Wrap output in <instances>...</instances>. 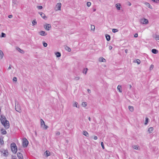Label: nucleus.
I'll use <instances>...</instances> for the list:
<instances>
[{"label": "nucleus", "instance_id": "nucleus-42", "mask_svg": "<svg viewBox=\"0 0 159 159\" xmlns=\"http://www.w3.org/2000/svg\"><path fill=\"white\" fill-rule=\"evenodd\" d=\"M80 77L78 76L75 77L74 78V80H78L80 79Z\"/></svg>", "mask_w": 159, "mask_h": 159}, {"label": "nucleus", "instance_id": "nucleus-4", "mask_svg": "<svg viewBox=\"0 0 159 159\" xmlns=\"http://www.w3.org/2000/svg\"><path fill=\"white\" fill-rule=\"evenodd\" d=\"M40 125L41 127L44 129H47L48 128V126L45 124L44 121L42 119L40 120Z\"/></svg>", "mask_w": 159, "mask_h": 159}, {"label": "nucleus", "instance_id": "nucleus-19", "mask_svg": "<svg viewBox=\"0 0 159 159\" xmlns=\"http://www.w3.org/2000/svg\"><path fill=\"white\" fill-rule=\"evenodd\" d=\"M153 130V128L152 127H150L148 129V132L149 133H151L152 132Z\"/></svg>", "mask_w": 159, "mask_h": 159}, {"label": "nucleus", "instance_id": "nucleus-49", "mask_svg": "<svg viewBox=\"0 0 159 159\" xmlns=\"http://www.w3.org/2000/svg\"><path fill=\"white\" fill-rule=\"evenodd\" d=\"M134 37L135 38H137L138 37V34L137 33L135 34L134 36Z\"/></svg>", "mask_w": 159, "mask_h": 159}, {"label": "nucleus", "instance_id": "nucleus-18", "mask_svg": "<svg viewBox=\"0 0 159 159\" xmlns=\"http://www.w3.org/2000/svg\"><path fill=\"white\" fill-rule=\"evenodd\" d=\"M1 133L2 134H6L7 133V132L4 129H1Z\"/></svg>", "mask_w": 159, "mask_h": 159}, {"label": "nucleus", "instance_id": "nucleus-36", "mask_svg": "<svg viewBox=\"0 0 159 159\" xmlns=\"http://www.w3.org/2000/svg\"><path fill=\"white\" fill-rule=\"evenodd\" d=\"M118 30L117 29H112V31L113 33H115L118 32Z\"/></svg>", "mask_w": 159, "mask_h": 159}, {"label": "nucleus", "instance_id": "nucleus-27", "mask_svg": "<svg viewBox=\"0 0 159 159\" xmlns=\"http://www.w3.org/2000/svg\"><path fill=\"white\" fill-rule=\"evenodd\" d=\"M152 52L154 54H157L158 52V51L157 50L154 49H153L152 50Z\"/></svg>", "mask_w": 159, "mask_h": 159}, {"label": "nucleus", "instance_id": "nucleus-32", "mask_svg": "<svg viewBox=\"0 0 159 159\" xmlns=\"http://www.w3.org/2000/svg\"><path fill=\"white\" fill-rule=\"evenodd\" d=\"M87 103L86 102H83L82 103V106L83 107H85L87 105Z\"/></svg>", "mask_w": 159, "mask_h": 159}, {"label": "nucleus", "instance_id": "nucleus-47", "mask_svg": "<svg viewBox=\"0 0 159 159\" xmlns=\"http://www.w3.org/2000/svg\"><path fill=\"white\" fill-rule=\"evenodd\" d=\"M13 80L14 81H16L17 80V78L16 77H14L13 78Z\"/></svg>", "mask_w": 159, "mask_h": 159}, {"label": "nucleus", "instance_id": "nucleus-54", "mask_svg": "<svg viewBox=\"0 0 159 159\" xmlns=\"http://www.w3.org/2000/svg\"><path fill=\"white\" fill-rule=\"evenodd\" d=\"M11 65H10L9 66V67L8 68V70L11 69Z\"/></svg>", "mask_w": 159, "mask_h": 159}, {"label": "nucleus", "instance_id": "nucleus-46", "mask_svg": "<svg viewBox=\"0 0 159 159\" xmlns=\"http://www.w3.org/2000/svg\"><path fill=\"white\" fill-rule=\"evenodd\" d=\"M60 133L59 131H57L56 132V135L57 136H58L60 135Z\"/></svg>", "mask_w": 159, "mask_h": 159}, {"label": "nucleus", "instance_id": "nucleus-33", "mask_svg": "<svg viewBox=\"0 0 159 159\" xmlns=\"http://www.w3.org/2000/svg\"><path fill=\"white\" fill-rule=\"evenodd\" d=\"M134 62H136L138 63V64H139L140 63L141 61L139 59H137L134 61Z\"/></svg>", "mask_w": 159, "mask_h": 159}, {"label": "nucleus", "instance_id": "nucleus-30", "mask_svg": "<svg viewBox=\"0 0 159 159\" xmlns=\"http://www.w3.org/2000/svg\"><path fill=\"white\" fill-rule=\"evenodd\" d=\"M91 30L94 31L95 30V26L93 25H91Z\"/></svg>", "mask_w": 159, "mask_h": 159}, {"label": "nucleus", "instance_id": "nucleus-48", "mask_svg": "<svg viewBox=\"0 0 159 159\" xmlns=\"http://www.w3.org/2000/svg\"><path fill=\"white\" fill-rule=\"evenodd\" d=\"M101 146H102V148L103 149H104V145L103 143V142H102L101 143Z\"/></svg>", "mask_w": 159, "mask_h": 159}, {"label": "nucleus", "instance_id": "nucleus-9", "mask_svg": "<svg viewBox=\"0 0 159 159\" xmlns=\"http://www.w3.org/2000/svg\"><path fill=\"white\" fill-rule=\"evenodd\" d=\"M39 13L41 17L44 20H46L47 17L45 16V14L42 12H39Z\"/></svg>", "mask_w": 159, "mask_h": 159}, {"label": "nucleus", "instance_id": "nucleus-17", "mask_svg": "<svg viewBox=\"0 0 159 159\" xmlns=\"http://www.w3.org/2000/svg\"><path fill=\"white\" fill-rule=\"evenodd\" d=\"M16 49L17 51H18L19 52H20V53H21L22 54H23L24 53V51L23 50L19 48H16Z\"/></svg>", "mask_w": 159, "mask_h": 159}, {"label": "nucleus", "instance_id": "nucleus-41", "mask_svg": "<svg viewBox=\"0 0 159 159\" xmlns=\"http://www.w3.org/2000/svg\"><path fill=\"white\" fill-rule=\"evenodd\" d=\"M43 46L45 47H47L48 45L47 43L44 42H43Z\"/></svg>", "mask_w": 159, "mask_h": 159}, {"label": "nucleus", "instance_id": "nucleus-21", "mask_svg": "<svg viewBox=\"0 0 159 159\" xmlns=\"http://www.w3.org/2000/svg\"><path fill=\"white\" fill-rule=\"evenodd\" d=\"M65 49L66 50L68 51V52H70L71 51V48L67 46H66L65 47Z\"/></svg>", "mask_w": 159, "mask_h": 159}, {"label": "nucleus", "instance_id": "nucleus-22", "mask_svg": "<svg viewBox=\"0 0 159 159\" xmlns=\"http://www.w3.org/2000/svg\"><path fill=\"white\" fill-rule=\"evenodd\" d=\"M83 134L86 137H88L89 136V134L88 132L85 130L83 131Z\"/></svg>", "mask_w": 159, "mask_h": 159}, {"label": "nucleus", "instance_id": "nucleus-61", "mask_svg": "<svg viewBox=\"0 0 159 159\" xmlns=\"http://www.w3.org/2000/svg\"><path fill=\"white\" fill-rule=\"evenodd\" d=\"M25 91H27V89H25Z\"/></svg>", "mask_w": 159, "mask_h": 159}, {"label": "nucleus", "instance_id": "nucleus-40", "mask_svg": "<svg viewBox=\"0 0 159 159\" xmlns=\"http://www.w3.org/2000/svg\"><path fill=\"white\" fill-rule=\"evenodd\" d=\"M6 36V35L5 33H2V34H1V37H5Z\"/></svg>", "mask_w": 159, "mask_h": 159}, {"label": "nucleus", "instance_id": "nucleus-26", "mask_svg": "<svg viewBox=\"0 0 159 159\" xmlns=\"http://www.w3.org/2000/svg\"><path fill=\"white\" fill-rule=\"evenodd\" d=\"M129 109L131 112H133L134 110L133 107L131 106H129Z\"/></svg>", "mask_w": 159, "mask_h": 159}, {"label": "nucleus", "instance_id": "nucleus-13", "mask_svg": "<svg viewBox=\"0 0 159 159\" xmlns=\"http://www.w3.org/2000/svg\"><path fill=\"white\" fill-rule=\"evenodd\" d=\"M73 106L74 107H75L77 108H79V106L78 105V103L76 102H73Z\"/></svg>", "mask_w": 159, "mask_h": 159}, {"label": "nucleus", "instance_id": "nucleus-11", "mask_svg": "<svg viewBox=\"0 0 159 159\" xmlns=\"http://www.w3.org/2000/svg\"><path fill=\"white\" fill-rule=\"evenodd\" d=\"M144 4L148 7L149 8L152 9V6L150 5V4L148 2H144Z\"/></svg>", "mask_w": 159, "mask_h": 159}, {"label": "nucleus", "instance_id": "nucleus-1", "mask_svg": "<svg viewBox=\"0 0 159 159\" xmlns=\"http://www.w3.org/2000/svg\"><path fill=\"white\" fill-rule=\"evenodd\" d=\"M0 120L2 125L4 126L6 129H7L9 127V121L6 120L5 117L1 116L0 118Z\"/></svg>", "mask_w": 159, "mask_h": 159}, {"label": "nucleus", "instance_id": "nucleus-8", "mask_svg": "<svg viewBox=\"0 0 159 159\" xmlns=\"http://www.w3.org/2000/svg\"><path fill=\"white\" fill-rule=\"evenodd\" d=\"M15 107L16 110V111H18L19 112H21V110L20 108V107L19 105L17 104L16 105Z\"/></svg>", "mask_w": 159, "mask_h": 159}, {"label": "nucleus", "instance_id": "nucleus-59", "mask_svg": "<svg viewBox=\"0 0 159 159\" xmlns=\"http://www.w3.org/2000/svg\"><path fill=\"white\" fill-rule=\"evenodd\" d=\"M96 9H93V11H96Z\"/></svg>", "mask_w": 159, "mask_h": 159}, {"label": "nucleus", "instance_id": "nucleus-15", "mask_svg": "<svg viewBox=\"0 0 159 159\" xmlns=\"http://www.w3.org/2000/svg\"><path fill=\"white\" fill-rule=\"evenodd\" d=\"M99 61L100 62H106V60L105 58L103 57H100L99 59Z\"/></svg>", "mask_w": 159, "mask_h": 159}, {"label": "nucleus", "instance_id": "nucleus-5", "mask_svg": "<svg viewBox=\"0 0 159 159\" xmlns=\"http://www.w3.org/2000/svg\"><path fill=\"white\" fill-rule=\"evenodd\" d=\"M28 141L25 138L23 139L22 145L23 147H26L28 144Z\"/></svg>", "mask_w": 159, "mask_h": 159}, {"label": "nucleus", "instance_id": "nucleus-51", "mask_svg": "<svg viewBox=\"0 0 159 159\" xmlns=\"http://www.w3.org/2000/svg\"><path fill=\"white\" fill-rule=\"evenodd\" d=\"M13 16L12 15H9L8 16V18H11Z\"/></svg>", "mask_w": 159, "mask_h": 159}, {"label": "nucleus", "instance_id": "nucleus-58", "mask_svg": "<svg viewBox=\"0 0 159 159\" xmlns=\"http://www.w3.org/2000/svg\"><path fill=\"white\" fill-rule=\"evenodd\" d=\"M88 119L90 121H91V118L90 117H89V118H88Z\"/></svg>", "mask_w": 159, "mask_h": 159}, {"label": "nucleus", "instance_id": "nucleus-29", "mask_svg": "<svg viewBox=\"0 0 159 159\" xmlns=\"http://www.w3.org/2000/svg\"><path fill=\"white\" fill-rule=\"evenodd\" d=\"M88 70V69L87 68L84 69L83 70V73L84 74L86 75L87 73Z\"/></svg>", "mask_w": 159, "mask_h": 159}, {"label": "nucleus", "instance_id": "nucleus-14", "mask_svg": "<svg viewBox=\"0 0 159 159\" xmlns=\"http://www.w3.org/2000/svg\"><path fill=\"white\" fill-rule=\"evenodd\" d=\"M115 6L117 10H120V7L121 6V5L120 3H117L115 5Z\"/></svg>", "mask_w": 159, "mask_h": 159}, {"label": "nucleus", "instance_id": "nucleus-35", "mask_svg": "<svg viewBox=\"0 0 159 159\" xmlns=\"http://www.w3.org/2000/svg\"><path fill=\"white\" fill-rule=\"evenodd\" d=\"M148 121V117H146L145 118V121L144 123L145 125H147Z\"/></svg>", "mask_w": 159, "mask_h": 159}, {"label": "nucleus", "instance_id": "nucleus-53", "mask_svg": "<svg viewBox=\"0 0 159 159\" xmlns=\"http://www.w3.org/2000/svg\"><path fill=\"white\" fill-rule=\"evenodd\" d=\"M112 47L111 46H110L109 47V49L110 50H111V49H112Z\"/></svg>", "mask_w": 159, "mask_h": 159}, {"label": "nucleus", "instance_id": "nucleus-28", "mask_svg": "<svg viewBox=\"0 0 159 159\" xmlns=\"http://www.w3.org/2000/svg\"><path fill=\"white\" fill-rule=\"evenodd\" d=\"M106 37L107 40L109 41L110 40V36L109 35L106 34Z\"/></svg>", "mask_w": 159, "mask_h": 159}, {"label": "nucleus", "instance_id": "nucleus-37", "mask_svg": "<svg viewBox=\"0 0 159 159\" xmlns=\"http://www.w3.org/2000/svg\"><path fill=\"white\" fill-rule=\"evenodd\" d=\"M0 143L1 144H3L4 143V141L3 139L1 138H0Z\"/></svg>", "mask_w": 159, "mask_h": 159}, {"label": "nucleus", "instance_id": "nucleus-56", "mask_svg": "<svg viewBox=\"0 0 159 159\" xmlns=\"http://www.w3.org/2000/svg\"><path fill=\"white\" fill-rule=\"evenodd\" d=\"M129 89H130L132 87V86H131V85H130V84H129Z\"/></svg>", "mask_w": 159, "mask_h": 159}, {"label": "nucleus", "instance_id": "nucleus-12", "mask_svg": "<svg viewBox=\"0 0 159 159\" xmlns=\"http://www.w3.org/2000/svg\"><path fill=\"white\" fill-rule=\"evenodd\" d=\"M17 157L19 159H23L22 154L20 152H18L17 154Z\"/></svg>", "mask_w": 159, "mask_h": 159}, {"label": "nucleus", "instance_id": "nucleus-50", "mask_svg": "<svg viewBox=\"0 0 159 159\" xmlns=\"http://www.w3.org/2000/svg\"><path fill=\"white\" fill-rule=\"evenodd\" d=\"M93 139L95 140H97L98 139V137L97 136H95L94 137Z\"/></svg>", "mask_w": 159, "mask_h": 159}, {"label": "nucleus", "instance_id": "nucleus-57", "mask_svg": "<svg viewBox=\"0 0 159 159\" xmlns=\"http://www.w3.org/2000/svg\"><path fill=\"white\" fill-rule=\"evenodd\" d=\"M125 52L126 53H127V52H128V50L127 49H125Z\"/></svg>", "mask_w": 159, "mask_h": 159}, {"label": "nucleus", "instance_id": "nucleus-38", "mask_svg": "<svg viewBox=\"0 0 159 159\" xmlns=\"http://www.w3.org/2000/svg\"><path fill=\"white\" fill-rule=\"evenodd\" d=\"M32 23L33 25H36L37 24V22L36 20H33L32 22Z\"/></svg>", "mask_w": 159, "mask_h": 159}, {"label": "nucleus", "instance_id": "nucleus-6", "mask_svg": "<svg viewBox=\"0 0 159 159\" xmlns=\"http://www.w3.org/2000/svg\"><path fill=\"white\" fill-rule=\"evenodd\" d=\"M61 3L59 2L57 3L56 4L54 9L56 11H57L58 10H61Z\"/></svg>", "mask_w": 159, "mask_h": 159}, {"label": "nucleus", "instance_id": "nucleus-2", "mask_svg": "<svg viewBox=\"0 0 159 159\" xmlns=\"http://www.w3.org/2000/svg\"><path fill=\"white\" fill-rule=\"evenodd\" d=\"M11 149L13 153H16L17 151V147L15 143H13L11 144Z\"/></svg>", "mask_w": 159, "mask_h": 159}, {"label": "nucleus", "instance_id": "nucleus-7", "mask_svg": "<svg viewBox=\"0 0 159 159\" xmlns=\"http://www.w3.org/2000/svg\"><path fill=\"white\" fill-rule=\"evenodd\" d=\"M44 27L46 30L49 31L51 28V26L50 24H46L44 25Z\"/></svg>", "mask_w": 159, "mask_h": 159}, {"label": "nucleus", "instance_id": "nucleus-45", "mask_svg": "<svg viewBox=\"0 0 159 159\" xmlns=\"http://www.w3.org/2000/svg\"><path fill=\"white\" fill-rule=\"evenodd\" d=\"M37 7L39 9H41L43 8V7L41 6H38Z\"/></svg>", "mask_w": 159, "mask_h": 159}, {"label": "nucleus", "instance_id": "nucleus-43", "mask_svg": "<svg viewBox=\"0 0 159 159\" xmlns=\"http://www.w3.org/2000/svg\"><path fill=\"white\" fill-rule=\"evenodd\" d=\"M91 3L90 2H88L87 3V6L89 7L91 5Z\"/></svg>", "mask_w": 159, "mask_h": 159}, {"label": "nucleus", "instance_id": "nucleus-60", "mask_svg": "<svg viewBox=\"0 0 159 159\" xmlns=\"http://www.w3.org/2000/svg\"><path fill=\"white\" fill-rule=\"evenodd\" d=\"M69 159H72V158L71 157H69Z\"/></svg>", "mask_w": 159, "mask_h": 159}, {"label": "nucleus", "instance_id": "nucleus-39", "mask_svg": "<svg viewBox=\"0 0 159 159\" xmlns=\"http://www.w3.org/2000/svg\"><path fill=\"white\" fill-rule=\"evenodd\" d=\"M154 67V65H151L149 67V70H151L153 69Z\"/></svg>", "mask_w": 159, "mask_h": 159}, {"label": "nucleus", "instance_id": "nucleus-24", "mask_svg": "<svg viewBox=\"0 0 159 159\" xmlns=\"http://www.w3.org/2000/svg\"><path fill=\"white\" fill-rule=\"evenodd\" d=\"M132 148L135 150H139V146H138V145H134L133 146Z\"/></svg>", "mask_w": 159, "mask_h": 159}, {"label": "nucleus", "instance_id": "nucleus-25", "mask_svg": "<svg viewBox=\"0 0 159 159\" xmlns=\"http://www.w3.org/2000/svg\"><path fill=\"white\" fill-rule=\"evenodd\" d=\"M3 53L2 50H0V59H2L3 56Z\"/></svg>", "mask_w": 159, "mask_h": 159}, {"label": "nucleus", "instance_id": "nucleus-16", "mask_svg": "<svg viewBox=\"0 0 159 159\" xmlns=\"http://www.w3.org/2000/svg\"><path fill=\"white\" fill-rule=\"evenodd\" d=\"M50 152L48 151H46L44 153V154L47 157H48L50 155Z\"/></svg>", "mask_w": 159, "mask_h": 159}, {"label": "nucleus", "instance_id": "nucleus-44", "mask_svg": "<svg viewBox=\"0 0 159 159\" xmlns=\"http://www.w3.org/2000/svg\"><path fill=\"white\" fill-rule=\"evenodd\" d=\"M151 0L153 1L154 2H155L157 3H159V0Z\"/></svg>", "mask_w": 159, "mask_h": 159}, {"label": "nucleus", "instance_id": "nucleus-31", "mask_svg": "<svg viewBox=\"0 0 159 159\" xmlns=\"http://www.w3.org/2000/svg\"><path fill=\"white\" fill-rule=\"evenodd\" d=\"M57 57H60L61 56V54L60 52H56L55 53Z\"/></svg>", "mask_w": 159, "mask_h": 159}, {"label": "nucleus", "instance_id": "nucleus-10", "mask_svg": "<svg viewBox=\"0 0 159 159\" xmlns=\"http://www.w3.org/2000/svg\"><path fill=\"white\" fill-rule=\"evenodd\" d=\"M39 34L41 36H46L47 35V34L44 31H41L39 32Z\"/></svg>", "mask_w": 159, "mask_h": 159}, {"label": "nucleus", "instance_id": "nucleus-52", "mask_svg": "<svg viewBox=\"0 0 159 159\" xmlns=\"http://www.w3.org/2000/svg\"><path fill=\"white\" fill-rule=\"evenodd\" d=\"M128 5L129 6H130L131 5V3L130 2H128Z\"/></svg>", "mask_w": 159, "mask_h": 159}, {"label": "nucleus", "instance_id": "nucleus-23", "mask_svg": "<svg viewBox=\"0 0 159 159\" xmlns=\"http://www.w3.org/2000/svg\"><path fill=\"white\" fill-rule=\"evenodd\" d=\"M153 37L156 40H159V35L155 34Z\"/></svg>", "mask_w": 159, "mask_h": 159}, {"label": "nucleus", "instance_id": "nucleus-20", "mask_svg": "<svg viewBox=\"0 0 159 159\" xmlns=\"http://www.w3.org/2000/svg\"><path fill=\"white\" fill-rule=\"evenodd\" d=\"M117 89L119 90V92L120 93H121L122 92V90L121 89V86L120 85H119L117 86Z\"/></svg>", "mask_w": 159, "mask_h": 159}, {"label": "nucleus", "instance_id": "nucleus-3", "mask_svg": "<svg viewBox=\"0 0 159 159\" xmlns=\"http://www.w3.org/2000/svg\"><path fill=\"white\" fill-rule=\"evenodd\" d=\"M139 22L141 24L147 25L148 23V20L145 18H142L139 20Z\"/></svg>", "mask_w": 159, "mask_h": 159}, {"label": "nucleus", "instance_id": "nucleus-34", "mask_svg": "<svg viewBox=\"0 0 159 159\" xmlns=\"http://www.w3.org/2000/svg\"><path fill=\"white\" fill-rule=\"evenodd\" d=\"M12 3L13 4H18V2L17 1V0H13Z\"/></svg>", "mask_w": 159, "mask_h": 159}, {"label": "nucleus", "instance_id": "nucleus-55", "mask_svg": "<svg viewBox=\"0 0 159 159\" xmlns=\"http://www.w3.org/2000/svg\"><path fill=\"white\" fill-rule=\"evenodd\" d=\"M87 91H88V92L89 93H91V90L89 89H88L87 90Z\"/></svg>", "mask_w": 159, "mask_h": 159}]
</instances>
